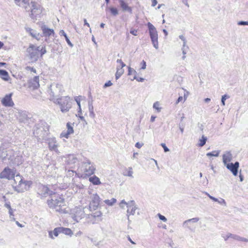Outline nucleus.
<instances>
[{
	"instance_id": "1",
	"label": "nucleus",
	"mask_w": 248,
	"mask_h": 248,
	"mask_svg": "<svg viewBox=\"0 0 248 248\" xmlns=\"http://www.w3.org/2000/svg\"><path fill=\"white\" fill-rule=\"evenodd\" d=\"M21 7L29 13V16L34 21L41 17L42 7L37 2L30 0H22Z\"/></svg>"
},
{
	"instance_id": "2",
	"label": "nucleus",
	"mask_w": 248,
	"mask_h": 248,
	"mask_svg": "<svg viewBox=\"0 0 248 248\" xmlns=\"http://www.w3.org/2000/svg\"><path fill=\"white\" fill-rule=\"evenodd\" d=\"M51 199L47 201L49 208L54 209L56 212L60 213H65V209L62 207L65 205V201L62 196L59 194H53Z\"/></svg>"
},
{
	"instance_id": "3",
	"label": "nucleus",
	"mask_w": 248,
	"mask_h": 248,
	"mask_svg": "<svg viewBox=\"0 0 248 248\" xmlns=\"http://www.w3.org/2000/svg\"><path fill=\"white\" fill-rule=\"evenodd\" d=\"M62 91V86L61 84L56 83L51 84L47 91L49 95V100L53 102H56V100L58 99Z\"/></svg>"
},
{
	"instance_id": "4",
	"label": "nucleus",
	"mask_w": 248,
	"mask_h": 248,
	"mask_svg": "<svg viewBox=\"0 0 248 248\" xmlns=\"http://www.w3.org/2000/svg\"><path fill=\"white\" fill-rule=\"evenodd\" d=\"M78 170L83 173L82 176H89L94 173L95 168L93 163L91 162L89 159H86L81 163Z\"/></svg>"
},
{
	"instance_id": "5",
	"label": "nucleus",
	"mask_w": 248,
	"mask_h": 248,
	"mask_svg": "<svg viewBox=\"0 0 248 248\" xmlns=\"http://www.w3.org/2000/svg\"><path fill=\"white\" fill-rule=\"evenodd\" d=\"M72 100L68 96H62L58 98L56 100L55 104H58L60 106L61 110L62 112L65 113L68 112L72 107Z\"/></svg>"
},
{
	"instance_id": "6",
	"label": "nucleus",
	"mask_w": 248,
	"mask_h": 248,
	"mask_svg": "<svg viewBox=\"0 0 248 248\" xmlns=\"http://www.w3.org/2000/svg\"><path fill=\"white\" fill-rule=\"evenodd\" d=\"M88 211L86 214L85 219L88 223L94 224L98 220L99 217H101L102 213L100 211L93 210L92 208H88Z\"/></svg>"
},
{
	"instance_id": "7",
	"label": "nucleus",
	"mask_w": 248,
	"mask_h": 248,
	"mask_svg": "<svg viewBox=\"0 0 248 248\" xmlns=\"http://www.w3.org/2000/svg\"><path fill=\"white\" fill-rule=\"evenodd\" d=\"M87 211H88V209L87 207H85L83 208L81 207H76L74 209L73 212L72 213V217L75 221L78 222L82 219H85Z\"/></svg>"
},
{
	"instance_id": "8",
	"label": "nucleus",
	"mask_w": 248,
	"mask_h": 248,
	"mask_svg": "<svg viewBox=\"0 0 248 248\" xmlns=\"http://www.w3.org/2000/svg\"><path fill=\"white\" fill-rule=\"evenodd\" d=\"M147 26L149 29L150 36L154 47L158 48V34L156 28L150 22H148Z\"/></svg>"
},
{
	"instance_id": "9",
	"label": "nucleus",
	"mask_w": 248,
	"mask_h": 248,
	"mask_svg": "<svg viewBox=\"0 0 248 248\" xmlns=\"http://www.w3.org/2000/svg\"><path fill=\"white\" fill-rule=\"evenodd\" d=\"M27 52L28 56L32 61H37L40 56L38 46L34 45H30L27 49Z\"/></svg>"
},
{
	"instance_id": "10",
	"label": "nucleus",
	"mask_w": 248,
	"mask_h": 248,
	"mask_svg": "<svg viewBox=\"0 0 248 248\" xmlns=\"http://www.w3.org/2000/svg\"><path fill=\"white\" fill-rule=\"evenodd\" d=\"M37 194L40 196L41 198H43L48 195H53L54 192L49 190L47 186L40 184L38 186Z\"/></svg>"
},
{
	"instance_id": "11",
	"label": "nucleus",
	"mask_w": 248,
	"mask_h": 248,
	"mask_svg": "<svg viewBox=\"0 0 248 248\" xmlns=\"http://www.w3.org/2000/svg\"><path fill=\"white\" fill-rule=\"evenodd\" d=\"M15 173L13 170L6 167L0 173V178L10 180L15 178Z\"/></svg>"
},
{
	"instance_id": "12",
	"label": "nucleus",
	"mask_w": 248,
	"mask_h": 248,
	"mask_svg": "<svg viewBox=\"0 0 248 248\" xmlns=\"http://www.w3.org/2000/svg\"><path fill=\"white\" fill-rule=\"evenodd\" d=\"M33 135L37 137L38 140H45L47 136L48 132L42 127L39 128L36 127V129L34 130Z\"/></svg>"
},
{
	"instance_id": "13",
	"label": "nucleus",
	"mask_w": 248,
	"mask_h": 248,
	"mask_svg": "<svg viewBox=\"0 0 248 248\" xmlns=\"http://www.w3.org/2000/svg\"><path fill=\"white\" fill-rule=\"evenodd\" d=\"M200 220V218L196 217L190 218L184 221L183 226L185 228H187L189 231L194 232L195 227H193V224L197 222Z\"/></svg>"
},
{
	"instance_id": "14",
	"label": "nucleus",
	"mask_w": 248,
	"mask_h": 248,
	"mask_svg": "<svg viewBox=\"0 0 248 248\" xmlns=\"http://www.w3.org/2000/svg\"><path fill=\"white\" fill-rule=\"evenodd\" d=\"M90 198L91 201L88 208H92L93 210H96L99 204L100 198L96 193H95L92 194Z\"/></svg>"
},
{
	"instance_id": "15",
	"label": "nucleus",
	"mask_w": 248,
	"mask_h": 248,
	"mask_svg": "<svg viewBox=\"0 0 248 248\" xmlns=\"http://www.w3.org/2000/svg\"><path fill=\"white\" fill-rule=\"evenodd\" d=\"M128 206L127 207V210L126 211V216L128 218L130 215H135V211L138 209V207L134 201H129V203H128Z\"/></svg>"
},
{
	"instance_id": "16",
	"label": "nucleus",
	"mask_w": 248,
	"mask_h": 248,
	"mask_svg": "<svg viewBox=\"0 0 248 248\" xmlns=\"http://www.w3.org/2000/svg\"><path fill=\"white\" fill-rule=\"evenodd\" d=\"M227 169L230 170L234 176H236L238 174V168L239 167V163L237 161L234 163H229L225 165Z\"/></svg>"
},
{
	"instance_id": "17",
	"label": "nucleus",
	"mask_w": 248,
	"mask_h": 248,
	"mask_svg": "<svg viewBox=\"0 0 248 248\" xmlns=\"http://www.w3.org/2000/svg\"><path fill=\"white\" fill-rule=\"evenodd\" d=\"M48 148L50 151H58L59 144L55 138H50L47 139Z\"/></svg>"
},
{
	"instance_id": "18",
	"label": "nucleus",
	"mask_w": 248,
	"mask_h": 248,
	"mask_svg": "<svg viewBox=\"0 0 248 248\" xmlns=\"http://www.w3.org/2000/svg\"><path fill=\"white\" fill-rule=\"evenodd\" d=\"M223 237L225 241H227L229 238H231L238 241L248 242V239L231 233H228L225 236H223Z\"/></svg>"
},
{
	"instance_id": "19",
	"label": "nucleus",
	"mask_w": 248,
	"mask_h": 248,
	"mask_svg": "<svg viewBox=\"0 0 248 248\" xmlns=\"http://www.w3.org/2000/svg\"><path fill=\"white\" fill-rule=\"evenodd\" d=\"M12 93L6 94L1 100L2 104L5 107H13L14 103L12 99Z\"/></svg>"
},
{
	"instance_id": "20",
	"label": "nucleus",
	"mask_w": 248,
	"mask_h": 248,
	"mask_svg": "<svg viewBox=\"0 0 248 248\" xmlns=\"http://www.w3.org/2000/svg\"><path fill=\"white\" fill-rule=\"evenodd\" d=\"M39 76H35L32 79L29 81V87L32 90L36 89L39 87Z\"/></svg>"
},
{
	"instance_id": "21",
	"label": "nucleus",
	"mask_w": 248,
	"mask_h": 248,
	"mask_svg": "<svg viewBox=\"0 0 248 248\" xmlns=\"http://www.w3.org/2000/svg\"><path fill=\"white\" fill-rule=\"evenodd\" d=\"M29 182L27 181H22L17 185L14 186V188L17 192H23L27 189V185Z\"/></svg>"
},
{
	"instance_id": "22",
	"label": "nucleus",
	"mask_w": 248,
	"mask_h": 248,
	"mask_svg": "<svg viewBox=\"0 0 248 248\" xmlns=\"http://www.w3.org/2000/svg\"><path fill=\"white\" fill-rule=\"evenodd\" d=\"M41 28L43 31V35L45 37H49L51 35L54 36L55 34L54 30L52 29L48 28L46 25H42Z\"/></svg>"
},
{
	"instance_id": "23",
	"label": "nucleus",
	"mask_w": 248,
	"mask_h": 248,
	"mask_svg": "<svg viewBox=\"0 0 248 248\" xmlns=\"http://www.w3.org/2000/svg\"><path fill=\"white\" fill-rule=\"evenodd\" d=\"M232 159V155L230 151H226L222 155L223 163L224 165L228 164Z\"/></svg>"
},
{
	"instance_id": "24",
	"label": "nucleus",
	"mask_w": 248,
	"mask_h": 248,
	"mask_svg": "<svg viewBox=\"0 0 248 248\" xmlns=\"http://www.w3.org/2000/svg\"><path fill=\"white\" fill-rule=\"evenodd\" d=\"M66 126L67 130L66 131H63L61 134L60 137L67 139L69 137V135L74 132V130L69 123L67 124Z\"/></svg>"
},
{
	"instance_id": "25",
	"label": "nucleus",
	"mask_w": 248,
	"mask_h": 248,
	"mask_svg": "<svg viewBox=\"0 0 248 248\" xmlns=\"http://www.w3.org/2000/svg\"><path fill=\"white\" fill-rule=\"evenodd\" d=\"M16 113H17L16 116L20 122H24L27 120V115L24 111L18 110V111Z\"/></svg>"
},
{
	"instance_id": "26",
	"label": "nucleus",
	"mask_w": 248,
	"mask_h": 248,
	"mask_svg": "<svg viewBox=\"0 0 248 248\" xmlns=\"http://www.w3.org/2000/svg\"><path fill=\"white\" fill-rule=\"evenodd\" d=\"M60 233H61V228L60 227H57L55 228L53 231H49L48 235L50 238L54 239V237L53 236V234L55 237H57Z\"/></svg>"
},
{
	"instance_id": "27",
	"label": "nucleus",
	"mask_w": 248,
	"mask_h": 248,
	"mask_svg": "<svg viewBox=\"0 0 248 248\" xmlns=\"http://www.w3.org/2000/svg\"><path fill=\"white\" fill-rule=\"evenodd\" d=\"M88 107L89 111V116L92 118H94L95 114L93 111V101H89L88 102Z\"/></svg>"
},
{
	"instance_id": "28",
	"label": "nucleus",
	"mask_w": 248,
	"mask_h": 248,
	"mask_svg": "<svg viewBox=\"0 0 248 248\" xmlns=\"http://www.w3.org/2000/svg\"><path fill=\"white\" fill-rule=\"evenodd\" d=\"M0 78L5 81H8L9 78L8 72L5 70L0 69Z\"/></svg>"
},
{
	"instance_id": "29",
	"label": "nucleus",
	"mask_w": 248,
	"mask_h": 248,
	"mask_svg": "<svg viewBox=\"0 0 248 248\" xmlns=\"http://www.w3.org/2000/svg\"><path fill=\"white\" fill-rule=\"evenodd\" d=\"M120 5L123 11H127L130 13H132V9L129 7L127 3H126L124 0H120Z\"/></svg>"
},
{
	"instance_id": "30",
	"label": "nucleus",
	"mask_w": 248,
	"mask_h": 248,
	"mask_svg": "<svg viewBox=\"0 0 248 248\" xmlns=\"http://www.w3.org/2000/svg\"><path fill=\"white\" fill-rule=\"evenodd\" d=\"M59 34L60 36H63L65 38V39L68 44V45L71 46H73V44L70 42L68 36L67 35L66 33L65 32V31L63 30H60L59 32Z\"/></svg>"
},
{
	"instance_id": "31",
	"label": "nucleus",
	"mask_w": 248,
	"mask_h": 248,
	"mask_svg": "<svg viewBox=\"0 0 248 248\" xmlns=\"http://www.w3.org/2000/svg\"><path fill=\"white\" fill-rule=\"evenodd\" d=\"M117 71L115 74V78L116 79H118L121 76L124 74V70L122 67H120V66H117Z\"/></svg>"
},
{
	"instance_id": "32",
	"label": "nucleus",
	"mask_w": 248,
	"mask_h": 248,
	"mask_svg": "<svg viewBox=\"0 0 248 248\" xmlns=\"http://www.w3.org/2000/svg\"><path fill=\"white\" fill-rule=\"evenodd\" d=\"M89 181L90 182L95 185H98L101 184L100 179L95 175H93V176L90 177Z\"/></svg>"
},
{
	"instance_id": "33",
	"label": "nucleus",
	"mask_w": 248,
	"mask_h": 248,
	"mask_svg": "<svg viewBox=\"0 0 248 248\" xmlns=\"http://www.w3.org/2000/svg\"><path fill=\"white\" fill-rule=\"evenodd\" d=\"M61 233H63L66 235L72 236L73 232L72 230L69 228L60 227Z\"/></svg>"
},
{
	"instance_id": "34",
	"label": "nucleus",
	"mask_w": 248,
	"mask_h": 248,
	"mask_svg": "<svg viewBox=\"0 0 248 248\" xmlns=\"http://www.w3.org/2000/svg\"><path fill=\"white\" fill-rule=\"evenodd\" d=\"M210 199L214 202H217L221 205H224L225 206L226 205L225 201L222 198H220L219 199H218L214 197L210 196Z\"/></svg>"
},
{
	"instance_id": "35",
	"label": "nucleus",
	"mask_w": 248,
	"mask_h": 248,
	"mask_svg": "<svg viewBox=\"0 0 248 248\" xmlns=\"http://www.w3.org/2000/svg\"><path fill=\"white\" fill-rule=\"evenodd\" d=\"M68 163L69 164H75L77 162L78 160V158L76 156H75L73 155H70L68 156Z\"/></svg>"
},
{
	"instance_id": "36",
	"label": "nucleus",
	"mask_w": 248,
	"mask_h": 248,
	"mask_svg": "<svg viewBox=\"0 0 248 248\" xmlns=\"http://www.w3.org/2000/svg\"><path fill=\"white\" fill-rule=\"evenodd\" d=\"M133 171L131 167H129L124 172V176H129L132 178L133 177Z\"/></svg>"
},
{
	"instance_id": "37",
	"label": "nucleus",
	"mask_w": 248,
	"mask_h": 248,
	"mask_svg": "<svg viewBox=\"0 0 248 248\" xmlns=\"http://www.w3.org/2000/svg\"><path fill=\"white\" fill-rule=\"evenodd\" d=\"M207 140V138L206 137L204 136V135H202L201 137V138L199 140V143L198 144L199 146L200 147H202L203 146Z\"/></svg>"
},
{
	"instance_id": "38",
	"label": "nucleus",
	"mask_w": 248,
	"mask_h": 248,
	"mask_svg": "<svg viewBox=\"0 0 248 248\" xmlns=\"http://www.w3.org/2000/svg\"><path fill=\"white\" fill-rule=\"evenodd\" d=\"M220 151L219 150L214 151L212 152L208 153L206 154L207 156H216L217 157L219 155Z\"/></svg>"
},
{
	"instance_id": "39",
	"label": "nucleus",
	"mask_w": 248,
	"mask_h": 248,
	"mask_svg": "<svg viewBox=\"0 0 248 248\" xmlns=\"http://www.w3.org/2000/svg\"><path fill=\"white\" fill-rule=\"evenodd\" d=\"M109 10L111 14L113 16H116L118 14V11L116 8L114 7H107L106 10Z\"/></svg>"
},
{
	"instance_id": "40",
	"label": "nucleus",
	"mask_w": 248,
	"mask_h": 248,
	"mask_svg": "<svg viewBox=\"0 0 248 248\" xmlns=\"http://www.w3.org/2000/svg\"><path fill=\"white\" fill-rule=\"evenodd\" d=\"M105 203L109 206H112L116 202V200L114 198H112L111 200H106L104 201Z\"/></svg>"
},
{
	"instance_id": "41",
	"label": "nucleus",
	"mask_w": 248,
	"mask_h": 248,
	"mask_svg": "<svg viewBox=\"0 0 248 248\" xmlns=\"http://www.w3.org/2000/svg\"><path fill=\"white\" fill-rule=\"evenodd\" d=\"M38 48L39 51V54L41 57H42L44 54L46 53V50L45 46H38Z\"/></svg>"
},
{
	"instance_id": "42",
	"label": "nucleus",
	"mask_w": 248,
	"mask_h": 248,
	"mask_svg": "<svg viewBox=\"0 0 248 248\" xmlns=\"http://www.w3.org/2000/svg\"><path fill=\"white\" fill-rule=\"evenodd\" d=\"M23 181L22 179L21 178V177L19 175H16V178L14 179V182L16 184L17 183L18 184L22 182Z\"/></svg>"
},
{
	"instance_id": "43",
	"label": "nucleus",
	"mask_w": 248,
	"mask_h": 248,
	"mask_svg": "<svg viewBox=\"0 0 248 248\" xmlns=\"http://www.w3.org/2000/svg\"><path fill=\"white\" fill-rule=\"evenodd\" d=\"M230 97V96L227 95V94H224L222 96V97H221V104H222V105L223 106H225V100L227 99V98H229Z\"/></svg>"
},
{
	"instance_id": "44",
	"label": "nucleus",
	"mask_w": 248,
	"mask_h": 248,
	"mask_svg": "<svg viewBox=\"0 0 248 248\" xmlns=\"http://www.w3.org/2000/svg\"><path fill=\"white\" fill-rule=\"evenodd\" d=\"M159 103L157 101L154 103V104L153 105V108L155 109H156L158 112H160L161 110V108H159Z\"/></svg>"
},
{
	"instance_id": "45",
	"label": "nucleus",
	"mask_w": 248,
	"mask_h": 248,
	"mask_svg": "<svg viewBox=\"0 0 248 248\" xmlns=\"http://www.w3.org/2000/svg\"><path fill=\"white\" fill-rule=\"evenodd\" d=\"M128 203H129V202H126L124 200H122L120 203V206L122 208H124V206H123V204L126 205V207H127L128 206Z\"/></svg>"
},
{
	"instance_id": "46",
	"label": "nucleus",
	"mask_w": 248,
	"mask_h": 248,
	"mask_svg": "<svg viewBox=\"0 0 248 248\" xmlns=\"http://www.w3.org/2000/svg\"><path fill=\"white\" fill-rule=\"evenodd\" d=\"M137 74V72L134 70L133 69V68L130 67H128V74L129 75H132V74Z\"/></svg>"
},
{
	"instance_id": "47",
	"label": "nucleus",
	"mask_w": 248,
	"mask_h": 248,
	"mask_svg": "<svg viewBox=\"0 0 248 248\" xmlns=\"http://www.w3.org/2000/svg\"><path fill=\"white\" fill-rule=\"evenodd\" d=\"M237 24L240 26H248V21H240Z\"/></svg>"
},
{
	"instance_id": "48",
	"label": "nucleus",
	"mask_w": 248,
	"mask_h": 248,
	"mask_svg": "<svg viewBox=\"0 0 248 248\" xmlns=\"http://www.w3.org/2000/svg\"><path fill=\"white\" fill-rule=\"evenodd\" d=\"M158 216L159 219L160 220H161L162 221H163L164 222H166L167 221V219L165 216H164L160 214H158Z\"/></svg>"
},
{
	"instance_id": "49",
	"label": "nucleus",
	"mask_w": 248,
	"mask_h": 248,
	"mask_svg": "<svg viewBox=\"0 0 248 248\" xmlns=\"http://www.w3.org/2000/svg\"><path fill=\"white\" fill-rule=\"evenodd\" d=\"M179 38L183 41L184 46L186 45V41L185 37L183 35H181L179 36Z\"/></svg>"
},
{
	"instance_id": "50",
	"label": "nucleus",
	"mask_w": 248,
	"mask_h": 248,
	"mask_svg": "<svg viewBox=\"0 0 248 248\" xmlns=\"http://www.w3.org/2000/svg\"><path fill=\"white\" fill-rule=\"evenodd\" d=\"M112 85V82H111V81L109 80L107 82L105 83V84L104 85L103 87L105 88H107L108 87L111 86Z\"/></svg>"
},
{
	"instance_id": "51",
	"label": "nucleus",
	"mask_w": 248,
	"mask_h": 248,
	"mask_svg": "<svg viewBox=\"0 0 248 248\" xmlns=\"http://www.w3.org/2000/svg\"><path fill=\"white\" fill-rule=\"evenodd\" d=\"M161 146L163 148L165 152H167L169 151V148L166 146V144L165 143H161Z\"/></svg>"
},
{
	"instance_id": "52",
	"label": "nucleus",
	"mask_w": 248,
	"mask_h": 248,
	"mask_svg": "<svg viewBox=\"0 0 248 248\" xmlns=\"http://www.w3.org/2000/svg\"><path fill=\"white\" fill-rule=\"evenodd\" d=\"M141 65V69H145L146 68V63L145 62V61H144V60H143L141 63H140Z\"/></svg>"
},
{
	"instance_id": "53",
	"label": "nucleus",
	"mask_w": 248,
	"mask_h": 248,
	"mask_svg": "<svg viewBox=\"0 0 248 248\" xmlns=\"http://www.w3.org/2000/svg\"><path fill=\"white\" fill-rule=\"evenodd\" d=\"M134 79H136L139 82H143L144 80V78H137L136 76H134Z\"/></svg>"
},
{
	"instance_id": "54",
	"label": "nucleus",
	"mask_w": 248,
	"mask_h": 248,
	"mask_svg": "<svg viewBox=\"0 0 248 248\" xmlns=\"http://www.w3.org/2000/svg\"><path fill=\"white\" fill-rule=\"evenodd\" d=\"M26 69L30 70L31 71L33 72L34 73H35L36 72L35 69H34L33 67H31L30 66H27L26 67Z\"/></svg>"
},
{
	"instance_id": "55",
	"label": "nucleus",
	"mask_w": 248,
	"mask_h": 248,
	"mask_svg": "<svg viewBox=\"0 0 248 248\" xmlns=\"http://www.w3.org/2000/svg\"><path fill=\"white\" fill-rule=\"evenodd\" d=\"M22 0H15V2L17 6H21Z\"/></svg>"
},
{
	"instance_id": "56",
	"label": "nucleus",
	"mask_w": 248,
	"mask_h": 248,
	"mask_svg": "<svg viewBox=\"0 0 248 248\" xmlns=\"http://www.w3.org/2000/svg\"><path fill=\"white\" fill-rule=\"evenodd\" d=\"M143 145V144L140 143V142H137L135 144V146L138 148H140Z\"/></svg>"
},
{
	"instance_id": "57",
	"label": "nucleus",
	"mask_w": 248,
	"mask_h": 248,
	"mask_svg": "<svg viewBox=\"0 0 248 248\" xmlns=\"http://www.w3.org/2000/svg\"><path fill=\"white\" fill-rule=\"evenodd\" d=\"M75 101H76V102L78 105V107H81L80 100L78 98V97L75 98Z\"/></svg>"
},
{
	"instance_id": "58",
	"label": "nucleus",
	"mask_w": 248,
	"mask_h": 248,
	"mask_svg": "<svg viewBox=\"0 0 248 248\" xmlns=\"http://www.w3.org/2000/svg\"><path fill=\"white\" fill-rule=\"evenodd\" d=\"M183 98L182 96H179L175 103L176 104H178L179 102H181L183 100Z\"/></svg>"
},
{
	"instance_id": "59",
	"label": "nucleus",
	"mask_w": 248,
	"mask_h": 248,
	"mask_svg": "<svg viewBox=\"0 0 248 248\" xmlns=\"http://www.w3.org/2000/svg\"><path fill=\"white\" fill-rule=\"evenodd\" d=\"M130 32V33H131L132 34H133L135 36H136L137 35V31L135 30H131Z\"/></svg>"
},
{
	"instance_id": "60",
	"label": "nucleus",
	"mask_w": 248,
	"mask_h": 248,
	"mask_svg": "<svg viewBox=\"0 0 248 248\" xmlns=\"http://www.w3.org/2000/svg\"><path fill=\"white\" fill-rule=\"evenodd\" d=\"M127 239L130 242V243H131L132 244H135L136 243L131 239L130 237L129 236V235H128L127 236Z\"/></svg>"
},
{
	"instance_id": "61",
	"label": "nucleus",
	"mask_w": 248,
	"mask_h": 248,
	"mask_svg": "<svg viewBox=\"0 0 248 248\" xmlns=\"http://www.w3.org/2000/svg\"><path fill=\"white\" fill-rule=\"evenodd\" d=\"M152 6L153 7H155L157 4V3L156 0H152Z\"/></svg>"
},
{
	"instance_id": "62",
	"label": "nucleus",
	"mask_w": 248,
	"mask_h": 248,
	"mask_svg": "<svg viewBox=\"0 0 248 248\" xmlns=\"http://www.w3.org/2000/svg\"><path fill=\"white\" fill-rule=\"evenodd\" d=\"M182 2L184 3L187 7H189V5L187 2V0H183Z\"/></svg>"
},
{
	"instance_id": "63",
	"label": "nucleus",
	"mask_w": 248,
	"mask_h": 248,
	"mask_svg": "<svg viewBox=\"0 0 248 248\" xmlns=\"http://www.w3.org/2000/svg\"><path fill=\"white\" fill-rule=\"evenodd\" d=\"M188 48V47L187 46H186V45L184 46V44H183V47L182 48V50H187V49Z\"/></svg>"
},
{
	"instance_id": "64",
	"label": "nucleus",
	"mask_w": 248,
	"mask_h": 248,
	"mask_svg": "<svg viewBox=\"0 0 248 248\" xmlns=\"http://www.w3.org/2000/svg\"><path fill=\"white\" fill-rule=\"evenodd\" d=\"M5 206L8 209L12 208L9 203H6L5 204Z\"/></svg>"
}]
</instances>
